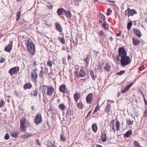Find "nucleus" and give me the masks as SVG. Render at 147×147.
<instances>
[{
    "label": "nucleus",
    "instance_id": "nucleus-1",
    "mask_svg": "<svg viewBox=\"0 0 147 147\" xmlns=\"http://www.w3.org/2000/svg\"><path fill=\"white\" fill-rule=\"evenodd\" d=\"M118 52V56L116 57V59L118 62L120 61L122 66L124 67L130 63L131 60L129 56H127V52L123 47L119 48Z\"/></svg>",
    "mask_w": 147,
    "mask_h": 147
},
{
    "label": "nucleus",
    "instance_id": "nucleus-2",
    "mask_svg": "<svg viewBox=\"0 0 147 147\" xmlns=\"http://www.w3.org/2000/svg\"><path fill=\"white\" fill-rule=\"evenodd\" d=\"M27 51L28 53L32 56L34 55L36 53L35 46L30 39L28 40L26 43Z\"/></svg>",
    "mask_w": 147,
    "mask_h": 147
},
{
    "label": "nucleus",
    "instance_id": "nucleus-3",
    "mask_svg": "<svg viewBox=\"0 0 147 147\" xmlns=\"http://www.w3.org/2000/svg\"><path fill=\"white\" fill-rule=\"evenodd\" d=\"M42 91L43 94L51 96L54 92L55 89L51 86L43 85L42 86Z\"/></svg>",
    "mask_w": 147,
    "mask_h": 147
},
{
    "label": "nucleus",
    "instance_id": "nucleus-4",
    "mask_svg": "<svg viewBox=\"0 0 147 147\" xmlns=\"http://www.w3.org/2000/svg\"><path fill=\"white\" fill-rule=\"evenodd\" d=\"M20 129L22 132L26 131V129L29 126V123L27 122V120L25 118H22L20 120Z\"/></svg>",
    "mask_w": 147,
    "mask_h": 147
},
{
    "label": "nucleus",
    "instance_id": "nucleus-5",
    "mask_svg": "<svg viewBox=\"0 0 147 147\" xmlns=\"http://www.w3.org/2000/svg\"><path fill=\"white\" fill-rule=\"evenodd\" d=\"M137 12L134 9H131L128 8L125 11L124 14L126 16H127L129 18L130 16H133L134 14H136Z\"/></svg>",
    "mask_w": 147,
    "mask_h": 147
},
{
    "label": "nucleus",
    "instance_id": "nucleus-6",
    "mask_svg": "<svg viewBox=\"0 0 147 147\" xmlns=\"http://www.w3.org/2000/svg\"><path fill=\"white\" fill-rule=\"evenodd\" d=\"M19 68L18 67H14L11 68L9 71L8 73L11 76H12L18 73L19 71Z\"/></svg>",
    "mask_w": 147,
    "mask_h": 147
},
{
    "label": "nucleus",
    "instance_id": "nucleus-7",
    "mask_svg": "<svg viewBox=\"0 0 147 147\" xmlns=\"http://www.w3.org/2000/svg\"><path fill=\"white\" fill-rule=\"evenodd\" d=\"M42 116L40 113L37 114L34 118V122L35 123L38 125L42 122Z\"/></svg>",
    "mask_w": 147,
    "mask_h": 147
},
{
    "label": "nucleus",
    "instance_id": "nucleus-8",
    "mask_svg": "<svg viewBox=\"0 0 147 147\" xmlns=\"http://www.w3.org/2000/svg\"><path fill=\"white\" fill-rule=\"evenodd\" d=\"M38 78V74L35 69L32 71L31 72V78L32 81L35 83L37 82L36 78Z\"/></svg>",
    "mask_w": 147,
    "mask_h": 147
},
{
    "label": "nucleus",
    "instance_id": "nucleus-9",
    "mask_svg": "<svg viewBox=\"0 0 147 147\" xmlns=\"http://www.w3.org/2000/svg\"><path fill=\"white\" fill-rule=\"evenodd\" d=\"M93 98V94L92 93H90L88 94L86 98V100L87 103L88 104H91Z\"/></svg>",
    "mask_w": 147,
    "mask_h": 147
},
{
    "label": "nucleus",
    "instance_id": "nucleus-10",
    "mask_svg": "<svg viewBox=\"0 0 147 147\" xmlns=\"http://www.w3.org/2000/svg\"><path fill=\"white\" fill-rule=\"evenodd\" d=\"M59 90L60 92L63 94L67 93V88L65 84H62L59 86Z\"/></svg>",
    "mask_w": 147,
    "mask_h": 147
},
{
    "label": "nucleus",
    "instance_id": "nucleus-11",
    "mask_svg": "<svg viewBox=\"0 0 147 147\" xmlns=\"http://www.w3.org/2000/svg\"><path fill=\"white\" fill-rule=\"evenodd\" d=\"M13 41H10L8 45L6 46L4 49V50L6 52H9L12 50L13 46Z\"/></svg>",
    "mask_w": 147,
    "mask_h": 147
},
{
    "label": "nucleus",
    "instance_id": "nucleus-12",
    "mask_svg": "<svg viewBox=\"0 0 147 147\" xmlns=\"http://www.w3.org/2000/svg\"><path fill=\"white\" fill-rule=\"evenodd\" d=\"M101 138L99 139V140H101V142H103L107 141V134L105 131H103L101 132Z\"/></svg>",
    "mask_w": 147,
    "mask_h": 147
},
{
    "label": "nucleus",
    "instance_id": "nucleus-13",
    "mask_svg": "<svg viewBox=\"0 0 147 147\" xmlns=\"http://www.w3.org/2000/svg\"><path fill=\"white\" fill-rule=\"evenodd\" d=\"M81 93L80 92H76L74 95V98L75 102H77L81 97Z\"/></svg>",
    "mask_w": 147,
    "mask_h": 147
},
{
    "label": "nucleus",
    "instance_id": "nucleus-14",
    "mask_svg": "<svg viewBox=\"0 0 147 147\" xmlns=\"http://www.w3.org/2000/svg\"><path fill=\"white\" fill-rule=\"evenodd\" d=\"M135 81L134 82H131L130 83L129 85L126 86L123 90H121V92L123 94L125 93L126 91L128 90L129 88L135 83Z\"/></svg>",
    "mask_w": 147,
    "mask_h": 147
},
{
    "label": "nucleus",
    "instance_id": "nucleus-15",
    "mask_svg": "<svg viewBox=\"0 0 147 147\" xmlns=\"http://www.w3.org/2000/svg\"><path fill=\"white\" fill-rule=\"evenodd\" d=\"M132 40L133 44L135 46H137L138 45L139 43L141 42V41L140 40V39H138L137 38L133 37L132 38Z\"/></svg>",
    "mask_w": 147,
    "mask_h": 147
},
{
    "label": "nucleus",
    "instance_id": "nucleus-16",
    "mask_svg": "<svg viewBox=\"0 0 147 147\" xmlns=\"http://www.w3.org/2000/svg\"><path fill=\"white\" fill-rule=\"evenodd\" d=\"M133 31L134 34L136 35L137 36L139 37L140 38L142 35V34L140 30L137 28H133Z\"/></svg>",
    "mask_w": 147,
    "mask_h": 147
},
{
    "label": "nucleus",
    "instance_id": "nucleus-17",
    "mask_svg": "<svg viewBox=\"0 0 147 147\" xmlns=\"http://www.w3.org/2000/svg\"><path fill=\"white\" fill-rule=\"evenodd\" d=\"M55 26L57 30L59 32H61L63 31V28L61 25L59 23H56L55 24Z\"/></svg>",
    "mask_w": 147,
    "mask_h": 147
},
{
    "label": "nucleus",
    "instance_id": "nucleus-18",
    "mask_svg": "<svg viewBox=\"0 0 147 147\" xmlns=\"http://www.w3.org/2000/svg\"><path fill=\"white\" fill-rule=\"evenodd\" d=\"M86 76V74L85 72V71L83 69H81L79 72V74H77V77H83L85 76Z\"/></svg>",
    "mask_w": 147,
    "mask_h": 147
},
{
    "label": "nucleus",
    "instance_id": "nucleus-19",
    "mask_svg": "<svg viewBox=\"0 0 147 147\" xmlns=\"http://www.w3.org/2000/svg\"><path fill=\"white\" fill-rule=\"evenodd\" d=\"M48 71V69L47 68H45V71L44 70H41L40 71V73L39 74V76L40 78L42 77L43 75L45 74H47Z\"/></svg>",
    "mask_w": 147,
    "mask_h": 147
},
{
    "label": "nucleus",
    "instance_id": "nucleus-20",
    "mask_svg": "<svg viewBox=\"0 0 147 147\" xmlns=\"http://www.w3.org/2000/svg\"><path fill=\"white\" fill-rule=\"evenodd\" d=\"M32 87V85L30 83H28L26 84L23 87L24 89L25 90L30 89Z\"/></svg>",
    "mask_w": 147,
    "mask_h": 147
},
{
    "label": "nucleus",
    "instance_id": "nucleus-21",
    "mask_svg": "<svg viewBox=\"0 0 147 147\" xmlns=\"http://www.w3.org/2000/svg\"><path fill=\"white\" fill-rule=\"evenodd\" d=\"M65 10H64L63 8H59L57 11V13L59 16L63 14V13H65Z\"/></svg>",
    "mask_w": 147,
    "mask_h": 147
},
{
    "label": "nucleus",
    "instance_id": "nucleus-22",
    "mask_svg": "<svg viewBox=\"0 0 147 147\" xmlns=\"http://www.w3.org/2000/svg\"><path fill=\"white\" fill-rule=\"evenodd\" d=\"M132 133V131L131 130H130L126 132L125 134H124V136L125 138H128L131 135Z\"/></svg>",
    "mask_w": 147,
    "mask_h": 147
},
{
    "label": "nucleus",
    "instance_id": "nucleus-23",
    "mask_svg": "<svg viewBox=\"0 0 147 147\" xmlns=\"http://www.w3.org/2000/svg\"><path fill=\"white\" fill-rule=\"evenodd\" d=\"M77 106L79 109H82L84 107V105L82 102H80L77 104Z\"/></svg>",
    "mask_w": 147,
    "mask_h": 147
},
{
    "label": "nucleus",
    "instance_id": "nucleus-24",
    "mask_svg": "<svg viewBox=\"0 0 147 147\" xmlns=\"http://www.w3.org/2000/svg\"><path fill=\"white\" fill-rule=\"evenodd\" d=\"M53 63H54V62L50 59V57H49L47 62V65L50 67H52Z\"/></svg>",
    "mask_w": 147,
    "mask_h": 147
},
{
    "label": "nucleus",
    "instance_id": "nucleus-25",
    "mask_svg": "<svg viewBox=\"0 0 147 147\" xmlns=\"http://www.w3.org/2000/svg\"><path fill=\"white\" fill-rule=\"evenodd\" d=\"M92 131L96 133L98 130V126L96 124H93L92 126Z\"/></svg>",
    "mask_w": 147,
    "mask_h": 147
},
{
    "label": "nucleus",
    "instance_id": "nucleus-26",
    "mask_svg": "<svg viewBox=\"0 0 147 147\" xmlns=\"http://www.w3.org/2000/svg\"><path fill=\"white\" fill-rule=\"evenodd\" d=\"M58 107L59 108L61 109L62 111H64L66 109V106L63 103L60 104Z\"/></svg>",
    "mask_w": 147,
    "mask_h": 147
},
{
    "label": "nucleus",
    "instance_id": "nucleus-27",
    "mask_svg": "<svg viewBox=\"0 0 147 147\" xmlns=\"http://www.w3.org/2000/svg\"><path fill=\"white\" fill-rule=\"evenodd\" d=\"M64 13L67 18H70L72 16L71 13L69 11H67L65 10Z\"/></svg>",
    "mask_w": 147,
    "mask_h": 147
},
{
    "label": "nucleus",
    "instance_id": "nucleus-28",
    "mask_svg": "<svg viewBox=\"0 0 147 147\" xmlns=\"http://www.w3.org/2000/svg\"><path fill=\"white\" fill-rule=\"evenodd\" d=\"M115 120H112L111 122V123L112 125V129L113 131V132L115 133L116 132V130L115 128V126L114 123Z\"/></svg>",
    "mask_w": 147,
    "mask_h": 147
},
{
    "label": "nucleus",
    "instance_id": "nucleus-29",
    "mask_svg": "<svg viewBox=\"0 0 147 147\" xmlns=\"http://www.w3.org/2000/svg\"><path fill=\"white\" fill-rule=\"evenodd\" d=\"M32 136V134H28L27 135H22L21 136L22 138L23 139H27L28 138L31 137Z\"/></svg>",
    "mask_w": 147,
    "mask_h": 147
},
{
    "label": "nucleus",
    "instance_id": "nucleus-30",
    "mask_svg": "<svg viewBox=\"0 0 147 147\" xmlns=\"http://www.w3.org/2000/svg\"><path fill=\"white\" fill-rule=\"evenodd\" d=\"M84 61L85 63H86V64H84V66L85 67H87L88 66L89 64V59L88 57L84 60Z\"/></svg>",
    "mask_w": 147,
    "mask_h": 147
},
{
    "label": "nucleus",
    "instance_id": "nucleus-31",
    "mask_svg": "<svg viewBox=\"0 0 147 147\" xmlns=\"http://www.w3.org/2000/svg\"><path fill=\"white\" fill-rule=\"evenodd\" d=\"M111 67L108 64H106L104 67L105 71L109 72V71Z\"/></svg>",
    "mask_w": 147,
    "mask_h": 147
},
{
    "label": "nucleus",
    "instance_id": "nucleus-32",
    "mask_svg": "<svg viewBox=\"0 0 147 147\" xmlns=\"http://www.w3.org/2000/svg\"><path fill=\"white\" fill-rule=\"evenodd\" d=\"M111 105L110 104H108L105 108V111L107 113H108L111 109Z\"/></svg>",
    "mask_w": 147,
    "mask_h": 147
},
{
    "label": "nucleus",
    "instance_id": "nucleus-33",
    "mask_svg": "<svg viewBox=\"0 0 147 147\" xmlns=\"http://www.w3.org/2000/svg\"><path fill=\"white\" fill-rule=\"evenodd\" d=\"M134 122L133 120H131L130 119H128L126 120V123L128 125H132Z\"/></svg>",
    "mask_w": 147,
    "mask_h": 147
},
{
    "label": "nucleus",
    "instance_id": "nucleus-34",
    "mask_svg": "<svg viewBox=\"0 0 147 147\" xmlns=\"http://www.w3.org/2000/svg\"><path fill=\"white\" fill-rule=\"evenodd\" d=\"M99 17H100V19L102 20L103 22H105V21H106V19L104 15L100 12L99 13Z\"/></svg>",
    "mask_w": 147,
    "mask_h": 147
},
{
    "label": "nucleus",
    "instance_id": "nucleus-35",
    "mask_svg": "<svg viewBox=\"0 0 147 147\" xmlns=\"http://www.w3.org/2000/svg\"><path fill=\"white\" fill-rule=\"evenodd\" d=\"M18 133L16 131H14L11 132V135L14 138H16L18 136Z\"/></svg>",
    "mask_w": 147,
    "mask_h": 147
},
{
    "label": "nucleus",
    "instance_id": "nucleus-36",
    "mask_svg": "<svg viewBox=\"0 0 147 147\" xmlns=\"http://www.w3.org/2000/svg\"><path fill=\"white\" fill-rule=\"evenodd\" d=\"M120 123L119 121L118 120H117L116 123V129L117 131H118L120 130Z\"/></svg>",
    "mask_w": 147,
    "mask_h": 147
},
{
    "label": "nucleus",
    "instance_id": "nucleus-37",
    "mask_svg": "<svg viewBox=\"0 0 147 147\" xmlns=\"http://www.w3.org/2000/svg\"><path fill=\"white\" fill-rule=\"evenodd\" d=\"M58 40L60 41V42L62 44H65V39L63 36L62 38L59 37L58 38Z\"/></svg>",
    "mask_w": 147,
    "mask_h": 147
},
{
    "label": "nucleus",
    "instance_id": "nucleus-38",
    "mask_svg": "<svg viewBox=\"0 0 147 147\" xmlns=\"http://www.w3.org/2000/svg\"><path fill=\"white\" fill-rule=\"evenodd\" d=\"M90 75L91 77H92V79L93 80H95L96 77V76H94L93 71L92 70L90 71Z\"/></svg>",
    "mask_w": 147,
    "mask_h": 147
},
{
    "label": "nucleus",
    "instance_id": "nucleus-39",
    "mask_svg": "<svg viewBox=\"0 0 147 147\" xmlns=\"http://www.w3.org/2000/svg\"><path fill=\"white\" fill-rule=\"evenodd\" d=\"M47 6L48 8L49 9H52L53 7V5L49 2H48L47 3Z\"/></svg>",
    "mask_w": 147,
    "mask_h": 147
},
{
    "label": "nucleus",
    "instance_id": "nucleus-40",
    "mask_svg": "<svg viewBox=\"0 0 147 147\" xmlns=\"http://www.w3.org/2000/svg\"><path fill=\"white\" fill-rule=\"evenodd\" d=\"M100 106H99V104H98L96 107H95L94 111L93 112V114H94L96 112L100 110Z\"/></svg>",
    "mask_w": 147,
    "mask_h": 147
},
{
    "label": "nucleus",
    "instance_id": "nucleus-41",
    "mask_svg": "<svg viewBox=\"0 0 147 147\" xmlns=\"http://www.w3.org/2000/svg\"><path fill=\"white\" fill-rule=\"evenodd\" d=\"M21 15V12L20 11H18L16 14V21H18Z\"/></svg>",
    "mask_w": 147,
    "mask_h": 147
},
{
    "label": "nucleus",
    "instance_id": "nucleus-42",
    "mask_svg": "<svg viewBox=\"0 0 147 147\" xmlns=\"http://www.w3.org/2000/svg\"><path fill=\"white\" fill-rule=\"evenodd\" d=\"M133 144L135 147H142L138 142L136 141H134Z\"/></svg>",
    "mask_w": 147,
    "mask_h": 147
},
{
    "label": "nucleus",
    "instance_id": "nucleus-43",
    "mask_svg": "<svg viewBox=\"0 0 147 147\" xmlns=\"http://www.w3.org/2000/svg\"><path fill=\"white\" fill-rule=\"evenodd\" d=\"M132 25V22H130L128 23L127 28L128 30H129L131 29Z\"/></svg>",
    "mask_w": 147,
    "mask_h": 147
},
{
    "label": "nucleus",
    "instance_id": "nucleus-44",
    "mask_svg": "<svg viewBox=\"0 0 147 147\" xmlns=\"http://www.w3.org/2000/svg\"><path fill=\"white\" fill-rule=\"evenodd\" d=\"M38 90L37 89L34 90L33 91L32 93L31 94V95H34L35 96H37V94H38Z\"/></svg>",
    "mask_w": 147,
    "mask_h": 147
},
{
    "label": "nucleus",
    "instance_id": "nucleus-45",
    "mask_svg": "<svg viewBox=\"0 0 147 147\" xmlns=\"http://www.w3.org/2000/svg\"><path fill=\"white\" fill-rule=\"evenodd\" d=\"M70 42L71 43L72 42L74 44V46L77 47L78 45V42H75V40L73 39H70Z\"/></svg>",
    "mask_w": 147,
    "mask_h": 147
},
{
    "label": "nucleus",
    "instance_id": "nucleus-46",
    "mask_svg": "<svg viewBox=\"0 0 147 147\" xmlns=\"http://www.w3.org/2000/svg\"><path fill=\"white\" fill-rule=\"evenodd\" d=\"M60 139L63 142H65L66 140V139L64 134L61 135Z\"/></svg>",
    "mask_w": 147,
    "mask_h": 147
},
{
    "label": "nucleus",
    "instance_id": "nucleus-47",
    "mask_svg": "<svg viewBox=\"0 0 147 147\" xmlns=\"http://www.w3.org/2000/svg\"><path fill=\"white\" fill-rule=\"evenodd\" d=\"M5 102L3 100H0V108L1 107H3L5 105Z\"/></svg>",
    "mask_w": 147,
    "mask_h": 147
},
{
    "label": "nucleus",
    "instance_id": "nucleus-48",
    "mask_svg": "<svg viewBox=\"0 0 147 147\" xmlns=\"http://www.w3.org/2000/svg\"><path fill=\"white\" fill-rule=\"evenodd\" d=\"M104 22V23L102 24V25L103 27L104 28H105V29H107L108 27V25H107V24L106 23V21H105V22Z\"/></svg>",
    "mask_w": 147,
    "mask_h": 147
},
{
    "label": "nucleus",
    "instance_id": "nucleus-49",
    "mask_svg": "<svg viewBox=\"0 0 147 147\" xmlns=\"http://www.w3.org/2000/svg\"><path fill=\"white\" fill-rule=\"evenodd\" d=\"M98 34L101 36L103 37L105 35L104 32L102 30L100 31L98 33Z\"/></svg>",
    "mask_w": 147,
    "mask_h": 147
},
{
    "label": "nucleus",
    "instance_id": "nucleus-50",
    "mask_svg": "<svg viewBox=\"0 0 147 147\" xmlns=\"http://www.w3.org/2000/svg\"><path fill=\"white\" fill-rule=\"evenodd\" d=\"M125 73V71L123 70L119 72H118L117 73V74L121 76L123 74Z\"/></svg>",
    "mask_w": 147,
    "mask_h": 147
},
{
    "label": "nucleus",
    "instance_id": "nucleus-51",
    "mask_svg": "<svg viewBox=\"0 0 147 147\" xmlns=\"http://www.w3.org/2000/svg\"><path fill=\"white\" fill-rule=\"evenodd\" d=\"M4 139L5 140H7L9 138V135L8 133H6L4 136Z\"/></svg>",
    "mask_w": 147,
    "mask_h": 147
},
{
    "label": "nucleus",
    "instance_id": "nucleus-52",
    "mask_svg": "<svg viewBox=\"0 0 147 147\" xmlns=\"http://www.w3.org/2000/svg\"><path fill=\"white\" fill-rule=\"evenodd\" d=\"M74 73H75V74H76V76H77V74H79V69H76V70L75 71Z\"/></svg>",
    "mask_w": 147,
    "mask_h": 147
},
{
    "label": "nucleus",
    "instance_id": "nucleus-53",
    "mask_svg": "<svg viewBox=\"0 0 147 147\" xmlns=\"http://www.w3.org/2000/svg\"><path fill=\"white\" fill-rule=\"evenodd\" d=\"M5 60V59L4 58L1 57L0 60V63H2L4 62Z\"/></svg>",
    "mask_w": 147,
    "mask_h": 147
},
{
    "label": "nucleus",
    "instance_id": "nucleus-54",
    "mask_svg": "<svg viewBox=\"0 0 147 147\" xmlns=\"http://www.w3.org/2000/svg\"><path fill=\"white\" fill-rule=\"evenodd\" d=\"M144 116L146 117H147V111L145 109L144 113Z\"/></svg>",
    "mask_w": 147,
    "mask_h": 147
},
{
    "label": "nucleus",
    "instance_id": "nucleus-55",
    "mask_svg": "<svg viewBox=\"0 0 147 147\" xmlns=\"http://www.w3.org/2000/svg\"><path fill=\"white\" fill-rule=\"evenodd\" d=\"M48 147H53L51 144L50 142H49L47 144Z\"/></svg>",
    "mask_w": 147,
    "mask_h": 147
},
{
    "label": "nucleus",
    "instance_id": "nucleus-56",
    "mask_svg": "<svg viewBox=\"0 0 147 147\" xmlns=\"http://www.w3.org/2000/svg\"><path fill=\"white\" fill-rule=\"evenodd\" d=\"M91 113V111H90L88 113V114H87L86 116V118H88V117L89 116V115H90V114Z\"/></svg>",
    "mask_w": 147,
    "mask_h": 147
},
{
    "label": "nucleus",
    "instance_id": "nucleus-57",
    "mask_svg": "<svg viewBox=\"0 0 147 147\" xmlns=\"http://www.w3.org/2000/svg\"><path fill=\"white\" fill-rule=\"evenodd\" d=\"M116 35L117 36H120L121 35V31H120L118 33H117L116 34Z\"/></svg>",
    "mask_w": 147,
    "mask_h": 147
},
{
    "label": "nucleus",
    "instance_id": "nucleus-58",
    "mask_svg": "<svg viewBox=\"0 0 147 147\" xmlns=\"http://www.w3.org/2000/svg\"><path fill=\"white\" fill-rule=\"evenodd\" d=\"M20 25H24V26H26L25 24V23L23 21L22 22L20 23Z\"/></svg>",
    "mask_w": 147,
    "mask_h": 147
},
{
    "label": "nucleus",
    "instance_id": "nucleus-59",
    "mask_svg": "<svg viewBox=\"0 0 147 147\" xmlns=\"http://www.w3.org/2000/svg\"><path fill=\"white\" fill-rule=\"evenodd\" d=\"M107 11L108 12H110H110H111L112 11V10L110 8H108L107 9Z\"/></svg>",
    "mask_w": 147,
    "mask_h": 147
},
{
    "label": "nucleus",
    "instance_id": "nucleus-60",
    "mask_svg": "<svg viewBox=\"0 0 147 147\" xmlns=\"http://www.w3.org/2000/svg\"><path fill=\"white\" fill-rule=\"evenodd\" d=\"M144 100L145 103V105H147V101L146 100L144 97Z\"/></svg>",
    "mask_w": 147,
    "mask_h": 147
},
{
    "label": "nucleus",
    "instance_id": "nucleus-61",
    "mask_svg": "<svg viewBox=\"0 0 147 147\" xmlns=\"http://www.w3.org/2000/svg\"><path fill=\"white\" fill-rule=\"evenodd\" d=\"M67 59L69 60H70L71 59V57L69 55H67Z\"/></svg>",
    "mask_w": 147,
    "mask_h": 147
},
{
    "label": "nucleus",
    "instance_id": "nucleus-62",
    "mask_svg": "<svg viewBox=\"0 0 147 147\" xmlns=\"http://www.w3.org/2000/svg\"><path fill=\"white\" fill-rule=\"evenodd\" d=\"M99 67V68H98V69H99V70H100V71H102V67H101V66L100 65Z\"/></svg>",
    "mask_w": 147,
    "mask_h": 147
},
{
    "label": "nucleus",
    "instance_id": "nucleus-63",
    "mask_svg": "<svg viewBox=\"0 0 147 147\" xmlns=\"http://www.w3.org/2000/svg\"><path fill=\"white\" fill-rule=\"evenodd\" d=\"M31 109H32V111H33L34 110V106H32L31 107Z\"/></svg>",
    "mask_w": 147,
    "mask_h": 147
},
{
    "label": "nucleus",
    "instance_id": "nucleus-64",
    "mask_svg": "<svg viewBox=\"0 0 147 147\" xmlns=\"http://www.w3.org/2000/svg\"><path fill=\"white\" fill-rule=\"evenodd\" d=\"M57 102L59 103H60L61 102V100L60 99L58 98L57 99Z\"/></svg>",
    "mask_w": 147,
    "mask_h": 147
}]
</instances>
